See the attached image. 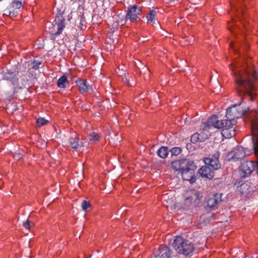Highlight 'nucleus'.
<instances>
[{
    "label": "nucleus",
    "mask_w": 258,
    "mask_h": 258,
    "mask_svg": "<svg viewBox=\"0 0 258 258\" xmlns=\"http://www.w3.org/2000/svg\"><path fill=\"white\" fill-rule=\"evenodd\" d=\"M18 72L16 71L14 72L8 71L5 73L3 80L9 81L13 84H17L18 81V78L17 77Z\"/></svg>",
    "instance_id": "nucleus-16"
},
{
    "label": "nucleus",
    "mask_w": 258,
    "mask_h": 258,
    "mask_svg": "<svg viewBox=\"0 0 258 258\" xmlns=\"http://www.w3.org/2000/svg\"><path fill=\"white\" fill-rule=\"evenodd\" d=\"M23 226L27 229L29 230L31 228V227H33L34 226V223L30 221L27 220L26 221L24 222Z\"/></svg>",
    "instance_id": "nucleus-32"
},
{
    "label": "nucleus",
    "mask_w": 258,
    "mask_h": 258,
    "mask_svg": "<svg viewBox=\"0 0 258 258\" xmlns=\"http://www.w3.org/2000/svg\"><path fill=\"white\" fill-rule=\"evenodd\" d=\"M53 26L52 30L49 32L52 34V37L54 39L56 36L59 35L65 27L64 19L61 14L57 15L53 23L51 24Z\"/></svg>",
    "instance_id": "nucleus-6"
},
{
    "label": "nucleus",
    "mask_w": 258,
    "mask_h": 258,
    "mask_svg": "<svg viewBox=\"0 0 258 258\" xmlns=\"http://www.w3.org/2000/svg\"><path fill=\"white\" fill-rule=\"evenodd\" d=\"M219 152L214 154L211 158H206L204 162L206 165L210 166L213 170H217L221 167V164L219 160Z\"/></svg>",
    "instance_id": "nucleus-11"
},
{
    "label": "nucleus",
    "mask_w": 258,
    "mask_h": 258,
    "mask_svg": "<svg viewBox=\"0 0 258 258\" xmlns=\"http://www.w3.org/2000/svg\"><path fill=\"white\" fill-rule=\"evenodd\" d=\"M172 245L178 253L185 255L189 254L194 249L192 243L188 240L183 239L181 236H177L175 238Z\"/></svg>",
    "instance_id": "nucleus-3"
},
{
    "label": "nucleus",
    "mask_w": 258,
    "mask_h": 258,
    "mask_svg": "<svg viewBox=\"0 0 258 258\" xmlns=\"http://www.w3.org/2000/svg\"><path fill=\"white\" fill-rule=\"evenodd\" d=\"M76 82L79 86L80 92L82 93L88 92L91 89V87L88 85L86 80L79 79Z\"/></svg>",
    "instance_id": "nucleus-17"
},
{
    "label": "nucleus",
    "mask_w": 258,
    "mask_h": 258,
    "mask_svg": "<svg viewBox=\"0 0 258 258\" xmlns=\"http://www.w3.org/2000/svg\"><path fill=\"white\" fill-rule=\"evenodd\" d=\"M258 173V160L256 162L247 161L243 162L240 166V170L244 174V176H248L254 170Z\"/></svg>",
    "instance_id": "nucleus-8"
},
{
    "label": "nucleus",
    "mask_w": 258,
    "mask_h": 258,
    "mask_svg": "<svg viewBox=\"0 0 258 258\" xmlns=\"http://www.w3.org/2000/svg\"><path fill=\"white\" fill-rule=\"evenodd\" d=\"M230 68L233 72L237 93L240 96H244L241 98V101L238 104H235L227 109L226 115L227 118L236 119L245 114L249 108L248 107L243 108L240 106L244 100L247 98L250 101L253 100V95H255L254 93L255 88L252 80L257 78V74L255 72L252 73L250 70L244 68L240 69L239 64L231 63Z\"/></svg>",
    "instance_id": "nucleus-1"
},
{
    "label": "nucleus",
    "mask_w": 258,
    "mask_h": 258,
    "mask_svg": "<svg viewBox=\"0 0 258 258\" xmlns=\"http://www.w3.org/2000/svg\"><path fill=\"white\" fill-rule=\"evenodd\" d=\"M8 12H9V11L6 10L5 15L9 16Z\"/></svg>",
    "instance_id": "nucleus-38"
},
{
    "label": "nucleus",
    "mask_w": 258,
    "mask_h": 258,
    "mask_svg": "<svg viewBox=\"0 0 258 258\" xmlns=\"http://www.w3.org/2000/svg\"><path fill=\"white\" fill-rule=\"evenodd\" d=\"M190 140L191 142L194 144L197 143L198 142H200L199 135L198 133H196L192 135L191 137Z\"/></svg>",
    "instance_id": "nucleus-29"
},
{
    "label": "nucleus",
    "mask_w": 258,
    "mask_h": 258,
    "mask_svg": "<svg viewBox=\"0 0 258 258\" xmlns=\"http://www.w3.org/2000/svg\"><path fill=\"white\" fill-rule=\"evenodd\" d=\"M36 123L38 127H41L46 124L48 123V120L45 119L44 118L40 117L37 119Z\"/></svg>",
    "instance_id": "nucleus-25"
},
{
    "label": "nucleus",
    "mask_w": 258,
    "mask_h": 258,
    "mask_svg": "<svg viewBox=\"0 0 258 258\" xmlns=\"http://www.w3.org/2000/svg\"><path fill=\"white\" fill-rule=\"evenodd\" d=\"M189 162L191 161L187 159L176 160L172 162L171 167L175 170L181 172L188 165Z\"/></svg>",
    "instance_id": "nucleus-14"
},
{
    "label": "nucleus",
    "mask_w": 258,
    "mask_h": 258,
    "mask_svg": "<svg viewBox=\"0 0 258 258\" xmlns=\"http://www.w3.org/2000/svg\"><path fill=\"white\" fill-rule=\"evenodd\" d=\"M202 197V193L196 190L188 191L185 194V204L188 206L193 203L196 205Z\"/></svg>",
    "instance_id": "nucleus-9"
},
{
    "label": "nucleus",
    "mask_w": 258,
    "mask_h": 258,
    "mask_svg": "<svg viewBox=\"0 0 258 258\" xmlns=\"http://www.w3.org/2000/svg\"><path fill=\"white\" fill-rule=\"evenodd\" d=\"M230 47L231 49L233 50L234 51H236L237 50L236 48L234 47L233 43L232 42L230 43Z\"/></svg>",
    "instance_id": "nucleus-36"
},
{
    "label": "nucleus",
    "mask_w": 258,
    "mask_h": 258,
    "mask_svg": "<svg viewBox=\"0 0 258 258\" xmlns=\"http://www.w3.org/2000/svg\"><path fill=\"white\" fill-rule=\"evenodd\" d=\"M237 123L235 119L227 118L226 120H219L217 115H213L203 123V128L205 131L210 130L212 127L216 128H228L233 127Z\"/></svg>",
    "instance_id": "nucleus-2"
},
{
    "label": "nucleus",
    "mask_w": 258,
    "mask_h": 258,
    "mask_svg": "<svg viewBox=\"0 0 258 258\" xmlns=\"http://www.w3.org/2000/svg\"><path fill=\"white\" fill-rule=\"evenodd\" d=\"M171 253V250L169 248L165 246H161L157 250L154 251L152 258H170Z\"/></svg>",
    "instance_id": "nucleus-12"
},
{
    "label": "nucleus",
    "mask_w": 258,
    "mask_h": 258,
    "mask_svg": "<svg viewBox=\"0 0 258 258\" xmlns=\"http://www.w3.org/2000/svg\"><path fill=\"white\" fill-rule=\"evenodd\" d=\"M168 154V150L166 147H162L158 150V155L162 158H165Z\"/></svg>",
    "instance_id": "nucleus-22"
},
{
    "label": "nucleus",
    "mask_w": 258,
    "mask_h": 258,
    "mask_svg": "<svg viewBox=\"0 0 258 258\" xmlns=\"http://www.w3.org/2000/svg\"><path fill=\"white\" fill-rule=\"evenodd\" d=\"M249 188V185L247 183H242L239 186V190L241 191L242 194L246 193L247 190V192H250V191L248 190Z\"/></svg>",
    "instance_id": "nucleus-26"
},
{
    "label": "nucleus",
    "mask_w": 258,
    "mask_h": 258,
    "mask_svg": "<svg viewBox=\"0 0 258 258\" xmlns=\"http://www.w3.org/2000/svg\"><path fill=\"white\" fill-rule=\"evenodd\" d=\"M210 167L207 165L202 166L199 171L201 176L209 179H212L214 176V171Z\"/></svg>",
    "instance_id": "nucleus-15"
},
{
    "label": "nucleus",
    "mask_w": 258,
    "mask_h": 258,
    "mask_svg": "<svg viewBox=\"0 0 258 258\" xmlns=\"http://www.w3.org/2000/svg\"><path fill=\"white\" fill-rule=\"evenodd\" d=\"M16 13H17V12L15 11V10L13 11L12 12L11 11H9L8 12L9 16L10 17H13L15 16Z\"/></svg>",
    "instance_id": "nucleus-35"
},
{
    "label": "nucleus",
    "mask_w": 258,
    "mask_h": 258,
    "mask_svg": "<svg viewBox=\"0 0 258 258\" xmlns=\"http://www.w3.org/2000/svg\"><path fill=\"white\" fill-rule=\"evenodd\" d=\"M81 206L82 210L84 211H86L87 209L90 207V204L87 201L84 200L83 201Z\"/></svg>",
    "instance_id": "nucleus-31"
},
{
    "label": "nucleus",
    "mask_w": 258,
    "mask_h": 258,
    "mask_svg": "<svg viewBox=\"0 0 258 258\" xmlns=\"http://www.w3.org/2000/svg\"><path fill=\"white\" fill-rule=\"evenodd\" d=\"M246 155L247 154L244 149L241 146H238L228 154V161L234 162L241 161Z\"/></svg>",
    "instance_id": "nucleus-7"
},
{
    "label": "nucleus",
    "mask_w": 258,
    "mask_h": 258,
    "mask_svg": "<svg viewBox=\"0 0 258 258\" xmlns=\"http://www.w3.org/2000/svg\"><path fill=\"white\" fill-rule=\"evenodd\" d=\"M157 13L154 10L150 11V13L147 15L146 18L148 21L153 23H155V17Z\"/></svg>",
    "instance_id": "nucleus-24"
},
{
    "label": "nucleus",
    "mask_w": 258,
    "mask_h": 258,
    "mask_svg": "<svg viewBox=\"0 0 258 258\" xmlns=\"http://www.w3.org/2000/svg\"><path fill=\"white\" fill-rule=\"evenodd\" d=\"M14 158L16 160H19V159H20L21 158V155L19 153V154H16L14 155Z\"/></svg>",
    "instance_id": "nucleus-37"
},
{
    "label": "nucleus",
    "mask_w": 258,
    "mask_h": 258,
    "mask_svg": "<svg viewBox=\"0 0 258 258\" xmlns=\"http://www.w3.org/2000/svg\"><path fill=\"white\" fill-rule=\"evenodd\" d=\"M222 134L226 138H230L234 137L236 135L235 127L233 126L231 128L223 129Z\"/></svg>",
    "instance_id": "nucleus-20"
},
{
    "label": "nucleus",
    "mask_w": 258,
    "mask_h": 258,
    "mask_svg": "<svg viewBox=\"0 0 258 258\" xmlns=\"http://www.w3.org/2000/svg\"><path fill=\"white\" fill-rule=\"evenodd\" d=\"M68 84L67 77L63 75L57 81V86L60 88H65L67 85Z\"/></svg>",
    "instance_id": "nucleus-21"
},
{
    "label": "nucleus",
    "mask_w": 258,
    "mask_h": 258,
    "mask_svg": "<svg viewBox=\"0 0 258 258\" xmlns=\"http://www.w3.org/2000/svg\"><path fill=\"white\" fill-rule=\"evenodd\" d=\"M221 201L222 194L216 193L209 196L207 198L206 202L208 208L214 209L218 208V206Z\"/></svg>",
    "instance_id": "nucleus-10"
},
{
    "label": "nucleus",
    "mask_w": 258,
    "mask_h": 258,
    "mask_svg": "<svg viewBox=\"0 0 258 258\" xmlns=\"http://www.w3.org/2000/svg\"><path fill=\"white\" fill-rule=\"evenodd\" d=\"M250 117L253 148L254 154L258 156V112L254 111Z\"/></svg>",
    "instance_id": "nucleus-4"
},
{
    "label": "nucleus",
    "mask_w": 258,
    "mask_h": 258,
    "mask_svg": "<svg viewBox=\"0 0 258 258\" xmlns=\"http://www.w3.org/2000/svg\"><path fill=\"white\" fill-rule=\"evenodd\" d=\"M203 123L202 125V128H203ZM202 130L203 132H201L200 133H198L199 135V139L200 142L205 141L206 139H208L209 138V136H210V134H207L204 132H208V133H209L208 131L209 130H208L207 131L204 130L203 128H202Z\"/></svg>",
    "instance_id": "nucleus-23"
},
{
    "label": "nucleus",
    "mask_w": 258,
    "mask_h": 258,
    "mask_svg": "<svg viewBox=\"0 0 258 258\" xmlns=\"http://www.w3.org/2000/svg\"><path fill=\"white\" fill-rule=\"evenodd\" d=\"M141 14V9L137 6H130L128 8L126 15V20L131 22H135L139 18V16Z\"/></svg>",
    "instance_id": "nucleus-13"
},
{
    "label": "nucleus",
    "mask_w": 258,
    "mask_h": 258,
    "mask_svg": "<svg viewBox=\"0 0 258 258\" xmlns=\"http://www.w3.org/2000/svg\"><path fill=\"white\" fill-rule=\"evenodd\" d=\"M80 138L79 136L77 134H75V138H71L69 140V144L72 148L74 150H77L80 147L83 146L82 143H79Z\"/></svg>",
    "instance_id": "nucleus-18"
},
{
    "label": "nucleus",
    "mask_w": 258,
    "mask_h": 258,
    "mask_svg": "<svg viewBox=\"0 0 258 258\" xmlns=\"http://www.w3.org/2000/svg\"><path fill=\"white\" fill-rule=\"evenodd\" d=\"M11 7L15 10L19 9L22 7V3L20 1H14L11 4Z\"/></svg>",
    "instance_id": "nucleus-27"
},
{
    "label": "nucleus",
    "mask_w": 258,
    "mask_h": 258,
    "mask_svg": "<svg viewBox=\"0 0 258 258\" xmlns=\"http://www.w3.org/2000/svg\"><path fill=\"white\" fill-rule=\"evenodd\" d=\"M114 138L116 139L117 138H116V136H114Z\"/></svg>",
    "instance_id": "nucleus-40"
},
{
    "label": "nucleus",
    "mask_w": 258,
    "mask_h": 258,
    "mask_svg": "<svg viewBox=\"0 0 258 258\" xmlns=\"http://www.w3.org/2000/svg\"><path fill=\"white\" fill-rule=\"evenodd\" d=\"M181 150L178 147L173 148L171 150V154L172 156H176L180 153Z\"/></svg>",
    "instance_id": "nucleus-30"
},
{
    "label": "nucleus",
    "mask_w": 258,
    "mask_h": 258,
    "mask_svg": "<svg viewBox=\"0 0 258 258\" xmlns=\"http://www.w3.org/2000/svg\"><path fill=\"white\" fill-rule=\"evenodd\" d=\"M228 29H229L230 31H231V28H230V27H228Z\"/></svg>",
    "instance_id": "nucleus-39"
},
{
    "label": "nucleus",
    "mask_w": 258,
    "mask_h": 258,
    "mask_svg": "<svg viewBox=\"0 0 258 258\" xmlns=\"http://www.w3.org/2000/svg\"><path fill=\"white\" fill-rule=\"evenodd\" d=\"M197 166L193 161L189 162L188 165L181 171V175L183 180H187L192 183L196 180L195 175V170Z\"/></svg>",
    "instance_id": "nucleus-5"
},
{
    "label": "nucleus",
    "mask_w": 258,
    "mask_h": 258,
    "mask_svg": "<svg viewBox=\"0 0 258 258\" xmlns=\"http://www.w3.org/2000/svg\"><path fill=\"white\" fill-rule=\"evenodd\" d=\"M41 62L38 60H35L32 63V67L34 70H37L39 68Z\"/></svg>",
    "instance_id": "nucleus-33"
},
{
    "label": "nucleus",
    "mask_w": 258,
    "mask_h": 258,
    "mask_svg": "<svg viewBox=\"0 0 258 258\" xmlns=\"http://www.w3.org/2000/svg\"><path fill=\"white\" fill-rule=\"evenodd\" d=\"M111 141H112V143L114 145H117L118 143H119L120 141L118 138H117L116 140V139L113 138H111Z\"/></svg>",
    "instance_id": "nucleus-34"
},
{
    "label": "nucleus",
    "mask_w": 258,
    "mask_h": 258,
    "mask_svg": "<svg viewBox=\"0 0 258 258\" xmlns=\"http://www.w3.org/2000/svg\"><path fill=\"white\" fill-rule=\"evenodd\" d=\"M90 140L91 141H96L99 140L100 136L96 133L93 132L90 135Z\"/></svg>",
    "instance_id": "nucleus-28"
},
{
    "label": "nucleus",
    "mask_w": 258,
    "mask_h": 258,
    "mask_svg": "<svg viewBox=\"0 0 258 258\" xmlns=\"http://www.w3.org/2000/svg\"><path fill=\"white\" fill-rule=\"evenodd\" d=\"M243 0H229L230 5L232 11L236 13L238 11V8L241 9V13H243V10L241 8V3Z\"/></svg>",
    "instance_id": "nucleus-19"
}]
</instances>
